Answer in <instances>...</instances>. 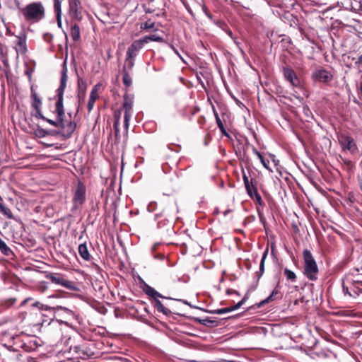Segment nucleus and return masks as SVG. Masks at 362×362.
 Returning a JSON list of instances; mask_svg holds the SVG:
<instances>
[{"instance_id": "f257e3e1", "label": "nucleus", "mask_w": 362, "mask_h": 362, "mask_svg": "<svg viewBox=\"0 0 362 362\" xmlns=\"http://www.w3.org/2000/svg\"><path fill=\"white\" fill-rule=\"evenodd\" d=\"M67 79V68L64 62L61 73L60 85L57 90V101L54 110V112L57 114V119H47V122L55 127L60 128L59 131H54V134H59L64 138L69 139L76 130V123L74 121L65 122L64 119L65 115L64 93L66 86Z\"/></svg>"}, {"instance_id": "f03ea898", "label": "nucleus", "mask_w": 362, "mask_h": 362, "mask_svg": "<svg viewBox=\"0 0 362 362\" xmlns=\"http://www.w3.org/2000/svg\"><path fill=\"white\" fill-rule=\"evenodd\" d=\"M344 295L357 298L362 294V265H357L347 272L342 282Z\"/></svg>"}, {"instance_id": "7ed1b4c3", "label": "nucleus", "mask_w": 362, "mask_h": 362, "mask_svg": "<svg viewBox=\"0 0 362 362\" xmlns=\"http://www.w3.org/2000/svg\"><path fill=\"white\" fill-rule=\"evenodd\" d=\"M69 349L76 358L82 359L95 358L98 354L96 344L92 340L83 339L78 344L71 345Z\"/></svg>"}, {"instance_id": "20e7f679", "label": "nucleus", "mask_w": 362, "mask_h": 362, "mask_svg": "<svg viewBox=\"0 0 362 362\" xmlns=\"http://www.w3.org/2000/svg\"><path fill=\"white\" fill-rule=\"evenodd\" d=\"M22 15L25 21L32 23H37L45 18V9L41 2H32L22 9Z\"/></svg>"}, {"instance_id": "39448f33", "label": "nucleus", "mask_w": 362, "mask_h": 362, "mask_svg": "<svg viewBox=\"0 0 362 362\" xmlns=\"http://www.w3.org/2000/svg\"><path fill=\"white\" fill-rule=\"evenodd\" d=\"M304 260L303 274L310 281H316L318 278L319 269L311 252L305 249L303 252Z\"/></svg>"}, {"instance_id": "423d86ee", "label": "nucleus", "mask_w": 362, "mask_h": 362, "mask_svg": "<svg viewBox=\"0 0 362 362\" xmlns=\"http://www.w3.org/2000/svg\"><path fill=\"white\" fill-rule=\"evenodd\" d=\"M126 93L124 95V101L122 105V110H124V127L125 134H127L128 129L129 126V120L133 113V104L134 96L133 94H129L128 90L126 88Z\"/></svg>"}, {"instance_id": "0eeeda50", "label": "nucleus", "mask_w": 362, "mask_h": 362, "mask_svg": "<svg viewBox=\"0 0 362 362\" xmlns=\"http://www.w3.org/2000/svg\"><path fill=\"white\" fill-rule=\"evenodd\" d=\"M72 202L74 209H78L86 201V187L81 180H78L75 186L72 187Z\"/></svg>"}, {"instance_id": "6e6552de", "label": "nucleus", "mask_w": 362, "mask_h": 362, "mask_svg": "<svg viewBox=\"0 0 362 362\" xmlns=\"http://www.w3.org/2000/svg\"><path fill=\"white\" fill-rule=\"evenodd\" d=\"M45 277L52 284L61 286L68 290L73 291H78V288L76 283L73 281L66 279L62 274L49 272L46 274Z\"/></svg>"}, {"instance_id": "1a4fd4ad", "label": "nucleus", "mask_w": 362, "mask_h": 362, "mask_svg": "<svg viewBox=\"0 0 362 362\" xmlns=\"http://www.w3.org/2000/svg\"><path fill=\"white\" fill-rule=\"evenodd\" d=\"M310 356L312 358L322 362H338L337 354L327 348L320 349L315 348L311 351Z\"/></svg>"}, {"instance_id": "9d476101", "label": "nucleus", "mask_w": 362, "mask_h": 362, "mask_svg": "<svg viewBox=\"0 0 362 362\" xmlns=\"http://www.w3.org/2000/svg\"><path fill=\"white\" fill-rule=\"evenodd\" d=\"M30 98H31V107L35 110L34 112L31 113V115L36 119H40L47 122V119H49V118L45 117L41 110L42 106V100L40 96L37 95L36 91L33 88V86H31L30 88Z\"/></svg>"}, {"instance_id": "9b49d317", "label": "nucleus", "mask_w": 362, "mask_h": 362, "mask_svg": "<svg viewBox=\"0 0 362 362\" xmlns=\"http://www.w3.org/2000/svg\"><path fill=\"white\" fill-rule=\"evenodd\" d=\"M337 139L343 151H349L351 154H355L358 152L357 144L351 136L340 134Z\"/></svg>"}, {"instance_id": "f8f14e48", "label": "nucleus", "mask_w": 362, "mask_h": 362, "mask_svg": "<svg viewBox=\"0 0 362 362\" xmlns=\"http://www.w3.org/2000/svg\"><path fill=\"white\" fill-rule=\"evenodd\" d=\"M284 78L294 87L300 86V81L294 70L289 66H284L281 68Z\"/></svg>"}, {"instance_id": "ddd939ff", "label": "nucleus", "mask_w": 362, "mask_h": 362, "mask_svg": "<svg viewBox=\"0 0 362 362\" xmlns=\"http://www.w3.org/2000/svg\"><path fill=\"white\" fill-rule=\"evenodd\" d=\"M312 79L320 83H329L333 79V75L327 70L321 69L315 70L312 74Z\"/></svg>"}, {"instance_id": "4468645a", "label": "nucleus", "mask_w": 362, "mask_h": 362, "mask_svg": "<svg viewBox=\"0 0 362 362\" xmlns=\"http://www.w3.org/2000/svg\"><path fill=\"white\" fill-rule=\"evenodd\" d=\"M143 46L144 43L141 39L134 41L128 47L127 51V57L135 59L139 51L143 47Z\"/></svg>"}, {"instance_id": "2eb2a0df", "label": "nucleus", "mask_w": 362, "mask_h": 362, "mask_svg": "<svg viewBox=\"0 0 362 362\" xmlns=\"http://www.w3.org/2000/svg\"><path fill=\"white\" fill-rule=\"evenodd\" d=\"M14 49L16 52V57L18 58L19 54L24 55L26 54L28 51L27 45H26V37L25 36H17V40L16 42V45L14 46Z\"/></svg>"}, {"instance_id": "dca6fc26", "label": "nucleus", "mask_w": 362, "mask_h": 362, "mask_svg": "<svg viewBox=\"0 0 362 362\" xmlns=\"http://www.w3.org/2000/svg\"><path fill=\"white\" fill-rule=\"evenodd\" d=\"M69 14L72 18L80 20L81 18V12L79 11L80 1L79 0H69Z\"/></svg>"}, {"instance_id": "f3484780", "label": "nucleus", "mask_w": 362, "mask_h": 362, "mask_svg": "<svg viewBox=\"0 0 362 362\" xmlns=\"http://www.w3.org/2000/svg\"><path fill=\"white\" fill-rule=\"evenodd\" d=\"M152 303L153 307L157 310L158 313H161L165 316L171 315L172 311L170 309L165 306L160 300H153Z\"/></svg>"}, {"instance_id": "a211bd4d", "label": "nucleus", "mask_w": 362, "mask_h": 362, "mask_svg": "<svg viewBox=\"0 0 362 362\" xmlns=\"http://www.w3.org/2000/svg\"><path fill=\"white\" fill-rule=\"evenodd\" d=\"M98 86V85L95 86L90 92V98H89L88 105H87V108H88V112H91V110H93V108L94 107L95 102L97 100V98H98V88H97Z\"/></svg>"}, {"instance_id": "6ab92c4d", "label": "nucleus", "mask_w": 362, "mask_h": 362, "mask_svg": "<svg viewBox=\"0 0 362 362\" xmlns=\"http://www.w3.org/2000/svg\"><path fill=\"white\" fill-rule=\"evenodd\" d=\"M25 74L28 76L29 82L31 83L33 80L32 74L35 71V62L33 60H30L25 63Z\"/></svg>"}, {"instance_id": "aec40b11", "label": "nucleus", "mask_w": 362, "mask_h": 362, "mask_svg": "<svg viewBox=\"0 0 362 362\" xmlns=\"http://www.w3.org/2000/svg\"><path fill=\"white\" fill-rule=\"evenodd\" d=\"M279 294V291L275 288V289L273 290L272 293L267 298H265L264 300H262L259 303H256L253 307L260 308L262 305H264V304L274 300L277 298V296Z\"/></svg>"}, {"instance_id": "412c9836", "label": "nucleus", "mask_w": 362, "mask_h": 362, "mask_svg": "<svg viewBox=\"0 0 362 362\" xmlns=\"http://www.w3.org/2000/svg\"><path fill=\"white\" fill-rule=\"evenodd\" d=\"M78 253L81 258H83L86 261H88L90 259V255L88 252L87 245L86 243L80 244L78 246Z\"/></svg>"}, {"instance_id": "4be33fe9", "label": "nucleus", "mask_w": 362, "mask_h": 362, "mask_svg": "<svg viewBox=\"0 0 362 362\" xmlns=\"http://www.w3.org/2000/svg\"><path fill=\"white\" fill-rule=\"evenodd\" d=\"M255 204L257 210L260 214V211L262 209L263 206H264V202H263L260 194L258 193L257 190L254 191V199H252Z\"/></svg>"}, {"instance_id": "5701e85b", "label": "nucleus", "mask_w": 362, "mask_h": 362, "mask_svg": "<svg viewBox=\"0 0 362 362\" xmlns=\"http://www.w3.org/2000/svg\"><path fill=\"white\" fill-rule=\"evenodd\" d=\"M141 40L142 41L144 45L145 43L149 42L150 41H155V42H165L163 37H160L159 35H157L156 34H153V35H148V36H145L143 38H141Z\"/></svg>"}, {"instance_id": "b1692460", "label": "nucleus", "mask_w": 362, "mask_h": 362, "mask_svg": "<svg viewBox=\"0 0 362 362\" xmlns=\"http://www.w3.org/2000/svg\"><path fill=\"white\" fill-rule=\"evenodd\" d=\"M268 255V249L264 252L262 259L259 264V271L256 272V276L258 279H260L264 272V262Z\"/></svg>"}, {"instance_id": "393cba45", "label": "nucleus", "mask_w": 362, "mask_h": 362, "mask_svg": "<svg viewBox=\"0 0 362 362\" xmlns=\"http://www.w3.org/2000/svg\"><path fill=\"white\" fill-rule=\"evenodd\" d=\"M70 35L75 42L80 39V28L77 24H74L71 26Z\"/></svg>"}, {"instance_id": "a878e982", "label": "nucleus", "mask_w": 362, "mask_h": 362, "mask_svg": "<svg viewBox=\"0 0 362 362\" xmlns=\"http://www.w3.org/2000/svg\"><path fill=\"white\" fill-rule=\"evenodd\" d=\"M255 182V180L252 178V179H250V185H247L245 187L247 193L252 199H254V191L257 190V188Z\"/></svg>"}, {"instance_id": "bb28decb", "label": "nucleus", "mask_w": 362, "mask_h": 362, "mask_svg": "<svg viewBox=\"0 0 362 362\" xmlns=\"http://www.w3.org/2000/svg\"><path fill=\"white\" fill-rule=\"evenodd\" d=\"M122 74H123L122 81H123L124 85L127 88L130 87L132 84V77L130 76V73L127 72L125 69H122Z\"/></svg>"}, {"instance_id": "cd10ccee", "label": "nucleus", "mask_w": 362, "mask_h": 362, "mask_svg": "<svg viewBox=\"0 0 362 362\" xmlns=\"http://www.w3.org/2000/svg\"><path fill=\"white\" fill-rule=\"evenodd\" d=\"M35 135L40 138H43L46 136L47 135H55L54 131H49L44 129L40 127H37V128L35 130Z\"/></svg>"}, {"instance_id": "c85d7f7f", "label": "nucleus", "mask_w": 362, "mask_h": 362, "mask_svg": "<svg viewBox=\"0 0 362 362\" xmlns=\"http://www.w3.org/2000/svg\"><path fill=\"white\" fill-rule=\"evenodd\" d=\"M284 274L288 281H290L292 283L296 281L297 276L293 271L288 269V268H285L284 270Z\"/></svg>"}, {"instance_id": "c756f323", "label": "nucleus", "mask_w": 362, "mask_h": 362, "mask_svg": "<svg viewBox=\"0 0 362 362\" xmlns=\"http://www.w3.org/2000/svg\"><path fill=\"white\" fill-rule=\"evenodd\" d=\"M252 151L255 155L257 156L258 158L259 159V160H260L261 163L263 165V166L265 168L268 169L269 163V160H265L264 158L263 157V156L262 155V153L260 152H259L255 147H253Z\"/></svg>"}, {"instance_id": "7c9ffc66", "label": "nucleus", "mask_w": 362, "mask_h": 362, "mask_svg": "<svg viewBox=\"0 0 362 362\" xmlns=\"http://www.w3.org/2000/svg\"><path fill=\"white\" fill-rule=\"evenodd\" d=\"M0 250L4 255L6 256H9L13 253L10 247L7 246L6 243L4 240H2L1 238H0Z\"/></svg>"}, {"instance_id": "2f4dec72", "label": "nucleus", "mask_w": 362, "mask_h": 362, "mask_svg": "<svg viewBox=\"0 0 362 362\" xmlns=\"http://www.w3.org/2000/svg\"><path fill=\"white\" fill-rule=\"evenodd\" d=\"M134 66V59L126 57L124 64L122 69H125L127 72L130 73Z\"/></svg>"}, {"instance_id": "473e14b6", "label": "nucleus", "mask_w": 362, "mask_h": 362, "mask_svg": "<svg viewBox=\"0 0 362 362\" xmlns=\"http://www.w3.org/2000/svg\"><path fill=\"white\" fill-rule=\"evenodd\" d=\"M235 310H237V308H235V305L233 306L228 307V308L216 309V310L211 311V313H214V314H218V315H222V314H224V313H226L228 312L233 311Z\"/></svg>"}, {"instance_id": "72a5a7b5", "label": "nucleus", "mask_w": 362, "mask_h": 362, "mask_svg": "<svg viewBox=\"0 0 362 362\" xmlns=\"http://www.w3.org/2000/svg\"><path fill=\"white\" fill-rule=\"evenodd\" d=\"M87 89V83L84 78L78 77V92L86 93Z\"/></svg>"}, {"instance_id": "f704fd0d", "label": "nucleus", "mask_w": 362, "mask_h": 362, "mask_svg": "<svg viewBox=\"0 0 362 362\" xmlns=\"http://www.w3.org/2000/svg\"><path fill=\"white\" fill-rule=\"evenodd\" d=\"M0 212L8 218H13V216L9 208L6 207L3 203L0 204Z\"/></svg>"}, {"instance_id": "c9c22d12", "label": "nucleus", "mask_w": 362, "mask_h": 362, "mask_svg": "<svg viewBox=\"0 0 362 362\" xmlns=\"http://www.w3.org/2000/svg\"><path fill=\"white\" fill-rule=\"evenodd\" d=\"M56 310L58 311V312H61L62 313H64L65 315H66V316L69 318L71 317H73L74 316V311H72L71 310L66 308V307H63V306H57L56 308Z\"/></svg>"}, {"instance_id": "e433bc0d", "label": "nucleus", "mask_w": 362, "mask_h": 362, "mask_svg": "<svg viewBox=\"0 0 362 362\" xmlns=\"http://www.w3.org/2000/svg\"><path fill=\"white\" fill-rule=\"evenodd\" d=\"M122 111H124L122 110V108H120V109L115 111L113 126L119 125V122H120V119H121L122 112Z\"/></svg>"}, {"instance_id": "4c0bfd02", "label": "nucleus", "mask_w": 362, "mask_h": 362, "mask_svg": "<svg viewBox=\"0 0 362 362\" xmlns=\"http://www.w3.org/2000/svg\"><path fill=\"white\" fill-rule=\"evenodd\" d=\"M33 309L37 310L40 313L42 310H47L49 309V307L47 305H45L40 302H35L32 305Z\"/></svg>"}, {"instance_id": "58836bf2", "label": "nucleus", "mask_w": 362, "mask_h": 362, "mask_svg": "<svg viewBox=\"0 0 362 362\" xmlns=\"http://www.w3.org/2000/svg\"><path fill=\"white\" fill-rule=\"evenodd\" d=\"M154 25H155V23L154 22L151 21V20H148L146 22H144L141 24V29H143V30H148V29H151L153 28H154Z\"/></svg>"}, {"instance_id": "ea45409f", "label": "nucleus", "mask_w": 362, "mask_h": 362, "mask_svg": "<svg viewBox=\"0 0 362 362\" xmlns=\"http://www.w3.org/2000/svg\"><path fill=\"white\" fill-rule=\"evenodd\" d=\"M144 292L146 295L153 298H154L155 295H157L156 291L150 286H146V287L144 288Z\"/></svg>"}, {"instance_id": "a19ab883", "label": "nucleus", "mask_w": 362, "mask_h": 362, "mask_svg": "<svg viewBox=\"0 0 362 362\" xmlns=\"http://www.w3.org/2000/svg\"><path fill=\"white\" fill-rule=\"evenodd\" d=\"M54 8L56 14H62L61 1H54Z\"/></svg>"}, {"instance_id": "79ce46f5", "label": "nucleus", "mask_w": 362, "mask_h": 362, "mask_svg": "<svg viewBox=\"0 0 362 362\" xmlns=\"http://www.w3.org/2000/svg\"><path fill=\"white\" fill-rule=\"evenodd\" d=\"M214 115H215V118H216V124H217V126L219 129H222V127H223V124L221 121V119H220L219 116H218V114L217 113V112L215 110V109H214Z\"/></svg>"}, {"instance_id": "37998d69", "label": "nucleus", "mask_w": 362, "mask_h": 362, "mask_svg": "<svg viewBox=\"0 0 362 362\" xmlns=\"http://www.w3.org/2000/svg\"><path fill=\"white\" fill-rule=\"evenodd\" d=\"M248 299V293H247L245 296L243 298V299L239 301L236 305H235V308H237V309L240 308L245 303V301Z\"/></svg>"}, {"instance_id": "c03bdc74", "label": "nucleus", "mask_w": 362, "mask_h": 362, "mask_svg": "<svg viewBox=\"0 0 362 362\" xmlns=\"http://www.w3.org/2000/svg\"><path fill=\"white\" fill-rule=\"evenodd\" d=\"M7 47L6 46L2 47V49H0V55L1 58L7 57Z\"/></svg>"}, {"instance_id": "a18cd8bd", "label": "nucleus", "mask_w": 362, "mask_h": 362, "mask_svg": "<svg viewBox=\"0 0 362 362\" xmlns=\"http://www.w3.org/2000/svg\"><path fill=\"white\" fill-rule=\"evenodd\" d=\"M198 321L202 323V325H207L208 323H213L214 321L213 320H211L209 317H206V319H203V320H198Z\"/></svg>"}, {"instance_id": "49530a36", "label": "nucleus", "mask_w": 362, "mask_h": 362, "mask_svg": "<svg viewBox=\"0 0 362 362\" xmlns=\"http://www.w3.org/2000/svg\"><path fill=\"white\" fill-rule=\"evenodd\" d=\"M119 126V125L113 126L114 129H115V135L116 139H119V138H120Z\"/></svg>"}, {"instance_id": "de8ad7c7", "label": "nucleus", "mask_w": 362, "mask_h": 362, "mask_svg": "<svg viewBox=\"0 0 362 362\" xmlns=\"http://www.w3.org/2000/svg\"><path fill=\"white\" fill-rule=\"evenodd\" d=\"M85 98H86V93L78 92V98L79 103H81V101H83Z\"/></svg>"}, {"instance_id": "09e8293b", "label": "nucleus", "mask_w": 362, "mask_h": 362, "mask_svg": "<svg viewBox=\"0 0 362 362\" xmlns=\"http://www.w3.org/2000/svg\"><path fill=\"white\" fill-rule=\"evenodd\" d=\"M357 93L359 98L362 99V81L359 83V85L357 87Z\"/></svg>"}, {"instance_id": "8fccbe9b", "label": "nucleus", "mask_w": 362, "mask_h": 362, "mask_svg": "<svg viewBox=\"0 0 362 362\" xmlns=\"http://www.w3.org/2000/svg\"><path fill=\"white\" fill-rule=\"evenodd\" d=\"M243 178L245 187L250 185V180H249L248 177L245 174H243Z\"/></svg>"}, {"instance_id": "3c124183", "label": "nucleus", "mask_w": 362, "mask_h": 362, "mask_svg": "<svg viewBox=\"0 0 362 362\" xmlns=\"http://www.w3.org/2000/svg\"><path fill=\"white\" fill-rule=\"evenodd\" d=\"M15 2H16V7H17L18 10L22 14V9H23L24 7L21 6V4L18 0H15Z\"/></svg>"}, {"instance_id": "603ef678", "label": "nucleus", "mask_w": 362, "mask_h": 362, "mask_svg": "<svg viewBox=\"0 0 362 362\" xmlns=\"http://www.w3.org/2000/svg\"><path fill=\"white\" fill-rule=\"evenodd\" d=\"M57 25L59 28L62 27V14H56Z\"/></svg>"}, {"instance_id": "864d4df0", "label": "nucleus", "mask_w": 362, "mask_h": 362, "mask_svg": "<svg viewBox=\"0 0 362 362\" xmlns=\"http://www.w3.org/2000/svg\"><path fill=\"white\" fill-rule=\"evenodd\" d=\"M203 11H204L206 15L208 16V18H209L210 19H212V16L210 13L208 12V9L205 5L203 6Z\"/></svg>"}, {"instance_id": "5fc2aeb1", "label": "nucleus", "mask_w": 362, "mask_h": 362, "mask_svg": "<svg viewBox=\"0 0 362 362\" xmlns=\"http://www.w3.org/2000/svg\"><path fill=\"white\" fill-rule=\"evenodd\" d=\"M233 293H235L237 295H239V293L237 291H235V290H233V289H230V288H228V289L226 290V294L230 295V294H233Z\"/></svg>"}, {"instance_id": "6e6d98bb", "label": "nucleus", "mask_w": 362, "mask_h": 362, "mask_svg": "<svg viewBox=\"0 0 362 362\" xmlns=\"http://www.w3.org/2000/svg\"><path fill=\"white\" fill-rule=\"evenodd\" d=\"M156 294L157 295H155V297H154V298L153 300L158 299V298L169 299L168 298L163 296L162 294H160L158 291H156Z\"/></svg>"}, {"instance_id": "4d7b16f0", "label": "nucleus", "mask_w": 362, "mask_h": 362, "mask_svg": "<svg viewBox=\"0 0 362 362\" xmlns=\"http://www.w3.org/2000/svg\"><path fill=\"white\" fill-rule=\"evenodd\" d=\"M52 38V35L49 33H45L44 35V39L47 42H49Z\"/></svg>"}, {"instance_id": "13d9d810", "label": "nucleus", "mask_w": 362, "mask_h": 362, "mask_svg": "<svg viewBox=\"0 0 362 362\" xmlns=\"http://www.w3.org/2000/svg\"><path fill=\"white\" fill-rule=\"evenodd\" d=\"M1 59H2V62H3L4 65L6 67H8L9 64H8V61L7 57L1 58Z\"/></svg>"}, {"instance_id": "bf43d9fd", "label": "nucleus", "mask_w": 362, "mask_h": 362, "mask_svg": "<svg viewBox=\"0 0 362 362\" xmlns=\"http://www.w3.org/2000/svg\"><path fill=\"white\" fill-rule=\"evenodd\" d=\"M221 132L225 135L226 136L228 137L229 136V134L227 132V131L226 130L225 127H222V129H219Z\"/></svg>"}, {"instance_id": "052dcab7", "label": "nucleus", "mask_w": 362, "mask_h": 362, "mask_svg": "<svg viewBox=\"0 0 362 362\" xmlns=\"http://www.w3.org/2000/svg\"><path fill=\"white\" fill-rule=\"evenodd\" d=\"M16 300V298H10V299L8 300V303H9L8 305V306H10V305H13V304L15 303Z\"/></svg>"}, {"instance_id": "680f3d73", "label": "nucleus", "mask_w": 362, "mask_h": 362, "mask_svg": "<svg viewBox=\"0 0 362 362\" xmlns=\"http://www.w3.org/2000/svg\"><path fill=\"white\" fill-rule=\"evenodd\" d=\"M359 63L362 66V54L358 57V61L356 62V64Z\"/></svg>"}, {"instance_id": "e2e57ef3", "label": "nucleus", "mask_w": 362, "mask_h": 362, "mask_svg": "<svg viewBox=\"0 0 362 362\" xmlns=\"http://www.w3.org/2000/svg\"><path fill=\"white\" fill-rule=\"evenodd\" d=\"M31 298H28L26 299H25L21 304V305H25L28 301H29Z\"/></svg>"}, {"instance_id": "0e129e2a", "label": "nucleus", "mask_w": 362, "mask_h": 362, "mask_svg": "<svg viewBox=\"0 0 362 362\" xmlns=\"http://www.w3.org/2000/svg\"><path fill=\"white\" fill-rule=\"evenodd\" d=\"M58 333H59V335L61 336L62 335V330L60 329H59L57 330Z\"/></svg>"}, {"instance_id": "69168bd1", "label": "nucleus", "mask_w": 362, "mask_h": 362, "mask_svg": "<svg viewBox=\"0 0 362 362\" xmlns=\"http://www.w3.org/2000/svg\"><path fill=\"white\" fill-rule=\"evenodd\" d=\"M4 46H5L4 45H3L1 42H0V49H2V47Z\"/></svg>"}, {"instance_id": "338daca9", "label": "nucleus", "mask_w": 362, "mask_h": 362, "mask_svg": "<svg viewBox=\"0 0 362 362\" xmlns=\"http://www.w3.org/2000/svg\"><path fill=\"white\" fill-rule=\"evenodd\" d=\"M3 203V199L2 197L0 196V204Z\"/></svg>"}, {"instance_id": "774afa93", "label": "nucleus", "mask_w": 362, "mask_h": 362, "mask_svg": "<svg viewBox=\"0 0 362 362\" xmlns=\"http://www.w3.org/2000/svg\"><path fill=\"white\" fill-rule=\"evenodd\" d=\"M12 338H13V339H17L18 337H13Z\"/></svg>"}]
</instances>
